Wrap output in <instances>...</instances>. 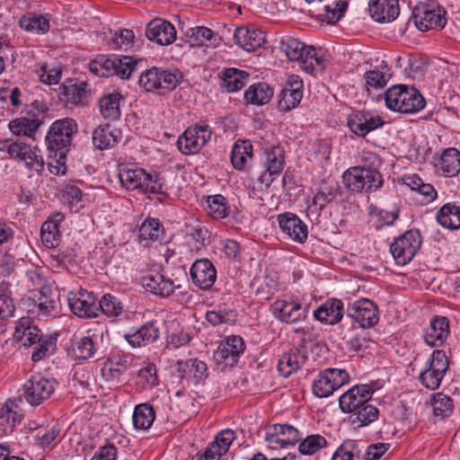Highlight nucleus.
<instances>
[{
	"label": "nucleus",
	"mask_w": 460,
	"mask_h": 460,
	"mask_svg": "<svg viewBox=\"0 0 460 460\" xmlns=\"http://www.w3.org/2000/svg\"><path fill=\"white\" fill-rule=\"evenodd\" d=\"M57 338L52 335H42L40 341L36 342L31 354V359L38 362L49 357L56 349Z\"/></svg>",
	"instance_id": "obj_57"
},
{
	"label": "nucleus",
	"mask_w": 460,
	"mask_h": 460,
	"mask_svg": "<svg viewBox=\"0 0 460 460\" xmlns=\"http://www.w3.org/2000/svg\"><path fill=\"white\" fill-rule=\"evenodd\" d=\"M349 381V376L344 369L327 368L320 372L313 383V393L319 398H325Z\"/></svg>",
	"instance_id": "obj_11"
},
{
	"label": "nucleus",
	"mask_w": 460,
	"mask_h": 460,
	"mask_svg": "<svg viewBox=\"0 0 460 460\" xmlns=\"http://www.w3.org/2000/svg\"><path fill=\"white\" fill-rule=\"evenodd\" d=\"M372 394L373 391L368 385H354L340 397V408L345 413H352L366 401H369Z\"/></svg>",
	"instance_id": "obj_24"
},
{
	"label": "nucleus",
	"mask_w": 460,
	"mask_h": 460,
	"mask_svg": "<svg viewBox=\"0 0 460 460\" xmlns=\"http://www.w3.org/2000/svg\"><path fill=\"white\" fill-rule=\"evenodd\" d=\"M249 75L245 71L237 68H226L221 76V86L228 93L237 92L247 84Z\"/></svg>",
	"instance_id": "obj_46"
},
{
	"label": "nucleus",
	"mask_w": 460,
	"mask_h": 460,
	"mask_svg": "<svg viewBox=\"0 0 460 460\" xmlns=\"http://www.w3.org/2000/svg\"><path fill=\"white\" fill-rule=\"evenodd\" d=\"M178 366L179 371L183 374L189 373L192 375L196 383L204 381L208 376L207 364L198 358H190L184 362L179 361Z\"/></svg>",
	"instance_id": "obj_50"
},
{
	"label": "nucleus",
	"mask_w": 460,
	"mask_h": 460,
	"mask_svg": "<svg viewBox=\"0 0 460 460\" xmlns=\"http://www.w3.org/2000/svg\"><path fill=\"white\" fill-rule=\"evenodd\" d=\"M306 357L299 350L283 353L279 360L278 370L285 377L296 372L305 363Z\"/></svg>",
	"instance_id": "obj_41"
},
{
	"label": "nucleus",
	"mask_w": 460,
	"mask_h": 460,
	"mask_svg": "<svg viewBox=\"0 0 460 460\" xmlns=\"http://www.w3.org/2000/svg\"><path fill=\"white\" fill-rule=\"evenodd\" d=\"M147 172L143 168L124 166L119 169V178L121 185L127 190H141L143 191L147 179Z\"/></svg>",
	"instance_id": "obj_36"
},
{
	"label": "nucleus",
	"mask_w": 460,
	"mask_h": 460,
	"mask_svg": "<svg viewBox=\"0 0 460 460\" xmlns=\"http://www.w3.org/2000/svg\"><path fill=\"white\" fill-rule=\"evenodd\" d=\"M421 244L419 230L411 229L397 237L390 245V252L398 265H406L415 256Z\"/></svg>",
	"instance_id": "obj_10"
},
{
	"label": "nucleus",
	"mask_w": 460,
	"mask_h": 460,
	"mask_svg": "<svg viewBox=\"0 0 460 460\" xmlns=\"http://www.w3.org/2000/svg\"><path fill=\"white\" fill-rule=\"evenodd\" d=\"M362 449L355 440H345L334 452L332 460H360Z\"/></svg>",
	"instance_id": "obj_52"
},
{
	"label": "nucleus",
	"mask_w": 460,
	"mask_h": 460,
	"mask_svg": "<svg viewBox=\"0 0 460 460\" xmlns=\"http://www.w3.org/2000/svg\"><path fill=\"white\" fill-rule=\"evenodd\" d=\"M87 86L84 82L78 84L75 79H67L59 86V99L66 106L78 105L86 99Z\"/></svg>",
	"instance_id": "obj_28"
},
{
	"label": "nucleus",
	"mask_w": 460,
	"mask_h": 460,
	"mask_svg": "<svg viewBox=\"0 0 460 460\" xmlns=\"http://www.w3.org/2000/svg\"><path fill=\"white\" fill-rule=\"evenodd\" d=\"M208 214L214 219H221L228 217L230 208L226 199L220 194L208 196L207 199Z\"/></svg>",
	"instance_id": "obj_53"
},
{
	"label": "nucleus",
	"mask_w": 460,
	"mask_h": 460,
	"mask_svg": "<svg viewBox=\"0 0 460 460\" xmlns=\"http://www.w3.org/2000/svg\"><path fill=\"white\" fill-rule=\"evenodd\" d=\"M182 74L175 70H168L153 66L141 73L139 85L147 92L164 94L172 91L181 81Z\"/></svg>",
	"instance_id": "obj_7"
},
{
	"label": "nucleus",
	"mask_w": 460,
	"mask_h": 460,
	"mask_svg": "<svg viewBox=\"0 0 460 460\" xmlns=\"http://www.w3.org/2000/svg\"><path fill=\"white\" fill-rule=\"evenodd\" d=\"M389 77L378 69L367 71L364 75V87L367 94L371 95L373 90L379 91L384 89L389 81Z\"/></svg>",
	"instance_id": "obj_56"
},
{
	"label": "nucleus",
	"mask_w": 460,
	"mask_h": 460,
	"mask_svg": "<svg viewBox=\"0 0 460 460\" xmlns=\"http://www.w3.org/2000/svg\"><path fill=\"white\" fill-rule=\"evenodd\" d=\"M343 304L340 299L332 298L317 307L314 312L316 320L326 324H336L343 316Z\"/></svg>",
	"instance_id": "obj_32"
},
{
	"label": "nucleus",
	"mask_w": 460,
	"mask_h": 460,
	"mask_svg": "<svg viewBox=\"0 0 460 460\" xmlns=\"http://www.w3.org/2000/svg\"><path fill=\"white\" fill-rule=\"evenodd\" d=\"M121 137V133L117 128H111V125H100L93 132V144L100 149L104 150L113 147Z\"/></svg>",
	"instance_id": "obj_37"
},
{
	"label": "nucleus",
	"mask_w": 460,
	"mask_h": 460,
	"mask_svg": "<svg viewBox=\"0 0 460 460\" xmlns=\"http://www.w3.org/2000/svg\"><path fill=\"white\" fill-rule=\"evenodd\" d=\"M346 313L348 317L358 323L364 329L374 327L379 321L377 305L367 298L349 303Z\"/></svg>",
	"instance_id": "obj_13"
},
{
	"label": "nucleus",
	"mask_w": 460,
	"mask_h": 460,
	"mask_svg": "<svg viewBox=\"0 0 460 460\" xmlns=\"http://www.w3.org/2000/svg\"><path fill=\"white\" fill-rule=\"evenodd\" d=\"M278 222L283 233L293 241L304 243L308 236L307 226L296 214L286 212L278 216Z\"/></svg>",
	"instance_id": "obj_23"
},
{
	"label": "nucleus",
	"mask_w": 460,
	"mask_h": 460,
	"mask_svg": "<svg viewBox=\"0 0 460 460\" xmlns=\"http://www.w3.org/2000/svg\"><path fill=\"white\" fill-rule=\"evenodd\" d=\"M146 36L151 41L166 46L176 40V30L170 22L156 18L146 24Z\"/></svg>",
	"instance_id": "obj_22"
},
{
	"label": "nucleus",
	"mask_w": 460,
	"mask_h": 460,
	"mask_svg": "<svg viewBox=\"0 0 460 460\" xmlns=\"http://www.w3.org/2000/svg\"><path fill=\"white\" fill-rule=\"evenodd\" d=\"M41 331L32 324L30 318H21L15 326L13 333L14 339L22 346H31L40 341L42 336Z\"/></svg>",
	"instance_id": "obj_35"
},
{
	"label": "nucleus",
	"mask_w": 460,
	"mask_h": 460,
	"mask_svg": "<svg viewBox=\"0 0 460 460\" xmlns=\"http://www.w3.org/2000/svg\"><path fill=\"white\" fill-rule=\"evenodd\" d=\"M64 220V215L60 212L51 214L42 224L40 237L42 243L48 248H55L59 244L61 233L60 223Z\"/></svg>",
	"instance_id": "obj_29"
},
{
	"label": "nucleus",
	"mask_w": 460,
	"mask_h": 460,
	"mask_svg": "<svg viewBox=\"0 0 460 460\" xmlns=\"http://www.w3.org/2000/svg\"><path fill=\"white\" fill-rule=\"evenodd\" d=\"M22 414L15 401L8 400L0 408V429L7 435L11 434L15 426L22 421Z\"/></svg>",
	"instance_id": "obj_34"
},
{
	"label": "nucleus",
	"mask_w": 460,
	"mask_h": 460,
	"mask_svg": "<svg viewBox=\"0 0 460 460\" xmlns=\"http://www.w3.org/2000/svg\"><path fill=\"white\" fill-rule=\"evenodd\" d=\"M439 168L446 177H454L460 172V151L455 147L447 148L440 155Z\"/></svg>",
	"instance_id": "obj_44"
},
{
	"label": "nucleus",
	"mask_w": 460,
	"mask_h": 460,
	"mask_svg": "<svg viewBox=\"0 0 460 460\" xmlns=\"http://www.w3.org/2000/svg\"><path fill=\"white\" fill-rule=\"evenodd\" d=\"M378 416L379 410L376 406L368 403V401H366V402L362 403L361 406L357 408V410L350 414L349 421L355 429H358L376 421Z\"/></svg>",
	"instance_id": "obj_39"
},
{
	"label": "nucleus",
	"mask_w": 460,
	"mask_h": 460,
	"mask_svg": "<svg viewBox=\"0 0 460 460\" xmlns=\"http://www.w3.org/2000/svg\"><path fill=\"white\" fill-rule=\"evenodd\" d=\"M37 300L39 315L56 317L60 312L59 292L49 286H41Z\"/></svg>",
	"instance_id": "obj_26"
},
{
	"label": "nucleus",
	"mask_w": 460,
	"mask_h": 460,
	"mask_svg": "<svg viewBox=\"0 0 460 460\" xmlns=\"http://www.w3.org/2000/svg\"><path fill=\"white\" fill-rule=\"evenodd\" d=\"M0 151L8 154L9 157L23 163L25 167L40 174L45 168V162L40 149L31 146L21 139L4 138L0 140Z\"/></svg>",
	"instance_id": "obj_4"
},
{
	"label": "nucleus",
	"mask_w": 460,
	"mask_h": 460,
	"mask_svg": "<svg viewBox=\"0 0 460 460\" xmlns=\"http://www.w3.org/2000/svg\"><path fill=\"white\" fill-rule=\"evenodd\" d=\"M160 331L155 322H148L132 333H126L125 340L133 347L140 348L158 340Z\"/></svg>",
	"instance_id": "obj_30"
},
{
	"label": "nucleus",
	"mask_w": 460,
	"mask_h": 460,
	"mask_svg": "<svg viewBox=\"0 0 460 460\" xmlns=\"http://www.w3.org/2000/svg\"><path fill=\"white\" fill-rule=\"evenodd\" d=\"M140 282L146 291L160 297L170 296L180 287L176 286L172 279L152 270L141 278Z\"/></svg>",
	"instance_id": "obj_17"
},
{
	"label": "nucleus",
	"mask_w": 460,
	"mask_h": 460,
	"mask_svg": "<svg viewBox=\"0 0 460 460\" xmlns=\"http://www.w3.org/2000/svg\"><path fill=\"white\" fill-rule=\"evenodd\" d=\"M450 332L449 320L446 316H434L424 333V341L429 347H440Z\"/></svg>",
	"instance_id": "obj_25"
},
{
	"label": "nucleus",
	"mask_w": 460,
	"mask_h": 460,
	"mask_svg": "<svg viewBox=\"0 0 460 460\" xmlns=\"http://www.w3.org/2000/svg\"><path fill=\"white\" fill-rule=\"evenodd\" d=\"M213 358L221 370L233 367L237 364L239 359L236 356H234L233 350H229V349L223 344L217 347V349L214 352Z\"/></svg>",
	"instance_id": "obj_62"
},
{
	"label": "nucleus",
	"mask_w": 460,
	"mask_h": 460,
	"mask_svg": "<svg viewBox=\"0 0 460 460\" xmlns=\"http://www.w3.org/2000/svg\"><path fill=\"white\" fill-rule=\"evenodd\" d=\"M192 283L201 290H208L217 279V270L208 259H199L193 262L190 270Z\"/></svg>",
	"instance_id": "obj_19"
},
{
	"label": "nucleus",
	"mask_w": 460,
	"mask_h": 460,
	"mask_svg": "<svg viewBox=\"0 0 460 460\" xmlns=\"http://www.w3.org/2000/svg\"><path fill=\"white\" fill-rule=\"evenodd\" d=\"M124 101L119 93H111L103 95L99 100V109L102 116L106 120L116 121L120 118V103Z\"/></svg>",
	"instance_id": "obj_38"
},
{
	"label": "nucleus",
	"mask_w": 460,
	"mask_h": 460,
	"mask_svg": "<svg viewBox=\"0 0 460 460\" xmlns=\"http://www.w3.org/2000/svg\"><path fill=\"white\" fill-rule=\"evenodd\" d=\"M299 439L298 430L289 424H274L266 429L265 440L273 449L294 446Z\"/></svg>",
	"instance_id": "obj_16"
},
{
	"label": "nucleus",
	"mask_w": 460,
	"mask_h": 460,
	"mask_svg": "<svg viewBox=\"0 0 460 460\" xmlns=\"http://www.w3.org/2000/svg\"><path fill=\"white\" fill-rule=\"evenodd\" d=\"M95 352V344L89 336H76L72 339V353L77 359H88Z\"/></svg>",
	"instance_id": "obj_49"
},
{
	"label": "nucleus",
	"mask_w": 460,
	"mask_h": 460,
	"mask_svg": "<svg viewBox=\"0 0 460 460\" xmlns=\"http://www.w3.org/2000/svg\"><path fill=\"white\" fill-rule=\"evenodd\" d=\"M77 133V124L72 118L55 120L45 137L49 157L55 159L59 166H64L70 150L74 136Z\"/></svg>",
	"instance_id": "obj_1"
},
{
	"label": "nucleus",
	"mask_w": 460,
	"mask_h": 460,
	"mask_svg": "<svg viewBox=\"0 0 460 460\" xmlns=\"http://www.w3.org/2000/svg\"><path fill=\"white\" fill-rule=\"evenodd\" d=\"M436 218L438 224L447 229L460 228V206L455 202L443 205L437 212Z\"/></svg>",
	"instance_id": "obj_40"
},
{
	"label": "nucleus",
	"mask_w": 460,
	"mask_h": 460,
	"mask_svg": "<svg viewBox=\"0 0 460 460\" xmlns=\"http://www.w3.org/2000/svg\"><path fill=\"white\" fill-rule=\"evenodd\" d=\"M21 28L27 31L45 33L49 30V19L44 15L28 13L19 20Z\"/></svg>",
	"instance_id": "obj_48"
},
{
	"label": "nucleus",
	"mask_w": 460,
	"mask_h": 460,
	"mask_svg": "<svg viewBox=\"0 0 460 460\" xmlns=\"http://www.w3.org/2000/svg\"><path fill=\"white\" fill-rule=\"evenodd\" d=\"M327 446L324 437L315 434L306 437L299 445L298 450L301 455L311 456Z\"/></svg>",
	"instance_id": "obj_61"
},
{
	"label": "nucleus",
	"mask_w": 460,
	"mask_h": 460,
	"mask_svg": "<svg viewBox=\"0 0 460 460\" xmlns=\"http://www.w3.org/2000/svg\"><path fill=\"white\" fill-rule=\"evenodd\" d=\"M386 107L400 113H415L422 110L426 101L420 92L406 84H395L385 93Z\"/></svg>",
	"instance_id": "obj_3"
},
{
	"label": "nucleus",
	"mask_w": 460,
	"mask_h": 460,
	"mask_svg": "<svg viewBox=\"0 0 460 460\" xmlns=\"http://www.w3.org/2000/svg\"><path fill=\"white\" fill-rule=\"evenodd\" d=\"M67 303L71 311L79 317L93 318L97 316L98 305L95 297L86 291L69 292Z\"/></svg>",
	"instance_id": "obj_20"
},
{
	"label": "nucleus",
	"mask_w": 460,
	"mask_h": 460,
	"mask_svg": "<svg viewBox=\"0 0 460 460\" xmlns=\"http://www.w3.org/2000/svg\"><path fill=\"white\" fill-rule=\"evenodd\" d=\"M368 9L376 22H389L400 13L399 0H370Z\"/></svg>",
	"instance_id": "obj_27"
},
{
	"label": "nucleus",
	"mask_w": 460,
	"mask_h": 460,
	"mask_svg": "<svg viewBox=\"0 0 460 460\" xmlns=\"http://www.w3.org/2000/svg\"><path fill=\"white\" fill-rule=\"evenodd\" d=\"M266 162L265 166L267 172H270L271 175H279L283 170L285 164L284 152L279 147H272L265 152Z\"/></svg>",
	"instance_id": "obj_59"
},
{
	"label": "nucleus",
	"mask_w": 460,
	"mask_h": 460,
	"mask_svg": "<svg viewBox=\"0 0 460 460\" xmlns=\"http://www.w3.org/2000/svg\"><path fill=\"white\" fill-rule=\"evenodd\" d=\"M272 311L280 322L294 323L307 317L308 308L297 301L277 300L272 305Z\"/></svg>",
	"instance_id": "obj_21"
},
{
	"label": "nucleus",
	"mask_w": 460,
	"mask_h": 460,
	"mask_svg": "<svg viewBox=\"0 0 460 460\" xmlns=\"http://www.w3.org/2000/svg\"><path fill=\"white\" fill-rule=\"evenodd\" d=\"M343 201V192L338 184L322 186L313 199V204L323 210L327 204Z\"/></svg>",
	"instance_id": "obj_43"
},
{
	"label": "nucleus",
	"mask_w": 460,
	"mask_h": 460,
	"mask_svg": "<svg viewBox=\"0 0 460 460\" xmlns=\"http://www.w3.org/2000/svg\"><path fill=\"white\" fill-rule=\"evenodd\" d=\"M134 32L131 30L123 29L116 31L111 39V45L113 49H125L131 47L134 40Z\"/></svg>",
	"instance_id": "obj_64"
},
{
	"label": "nucleus",
	"mask_w": 460,
	"mask_h": 460,
	"mask_svg": "<svg viewBox=\"0 0 460 460\" xmlns=\"http://www.w3.org/2000/svg\"><path fill=\"white\" fill-rule=\"evenodd\" d=\"M252 145L249 140H237L231 152V164L235 170L243 171L248 159H252Z\"/></svg>",
	"instance_id": "obj_42"
},
{
	"label": "nucleus",
	"mask_w": 460,
	"mask_h": 460,
	"mask_svg": "<svg viewBox=\"0 0 460 460\" xmlns=\"http://www.w3.org/2000/svg\"><path fill=\"white\" fill-rule=\"evenodd\" d=\"M384 124L382 117L370 111H353L347 119L349 128L358 137H365Z\"/></svg>",
	"instance_id": "obj_14"
},
{
	"label": "nucleus",
	"mask_w": 460,
	"mask_h": 460,
	"mask_svg": "<svg viewBox=\"0 0 460 460\" xmlns=\"http://www.w3.org/2000/svg\"><path fill=\"white\" fill-rule=\"evenodd\" d=\"M55 379L31 376L23 385V397L31 406H39L49 399L56 389Z\"/></svg>",
	"instance_id": "obj_12"
},
{
	"label": "nucleus",
	"mask_w": 460,
	"mask_h": 460,
	"mask_svg": "<svg viewBox=\"0 0 460 460\" xmlns=\"http://www.w3.org/2000/svg\"><path fill=\"white\" fill-rule=\"evenodd\" d=\"M97 305L98 311H102L104 314L110 317L117 316L121 313L120 302L110 294L104 295L97 303Z\"/></svg>",
	"instance_id": "obj_63"
},
{
	"label": "nucleus",
	"mask_w": 460,
	"mask_h": 460,
	"mask_svg": "<svg viewBox=\"0 0 460 460\" xmlns=\"http://www.w3.org/2000/svg\"><path fill=\"white\" fill-rule=\"evenodd\" d=\"M132 419L136 429L146 430L155 419V410L149 403L138 404L134 409Z\"/></svg>",
	"instance_id": "obj_47"
},
{
	"label": "nucleus",
	"mask_w": 460,
	"mask_h": 460,
	"mask_svg": "<svg viewBox=\"0 0 460 460\" xmlns=\"http://www.w3.org/2000/svg\"><path fill=\"white\" fill-rule=\"evenodd\" d=\"M211 136L212 129L209 125L201 121L184 130L177 140V146L183 155H195L206 146Z\"/></svg>",
	"instance_id": "obj_9"
},
{
	"label": "nucleus",
	"mask_w": 460,
	"mask_h": 460,
	"mask_svg": "<svg viewBox=\"0 0 460 460\" xmlns=\"http://www.w3.org/2000/svg\"><path fill=\"white\" fill-rule=\"evenodd\" d=\"M347 7L348 3L346 1H334L332 4H325L318 15L322 21L327 23H335L343 16Z\"/></svg>",
	"instance_id": "obj_54"
},
{
	"label": "nucleus",
	"mask_w": 460,
	"mask_h": 460,
	"mask_svg": "<svg viewBox=\"0 0 460 460\" xmlns=\"http://www.w3.org/2000/svg\"><path fill=\"white\" fill-rule=\"evenodd\" d=\"M234 438L235 434L234 430L229 429H224L216 436L215 441L210 443L208 448H211L213 454H217V457L219 459L221 456L228 451Z\"/></svg>",
	"instance_id": "obj_58"
},
{
	"label": "nucleus",
	"mask_w": 460,
	"mask_h": 460,
	"mask_svg": "<svg viewBox=\"0 0 460 460\" xmlns=\"http://www.w3.org/2000/svg\"><path fill=\"white\" fill-rule=\"evenodd\" d=\"M342 182L351 193L374 192L384 183L383 175L370 166H354L343 172Z\"/></svg>",
	"instance_id": "obj_5"
},
{
	"label": "nucleus",
	"mask_w": 460,
	"mask_h": 460,
	"mask_svg": "<svg viewBox=\"0 0 460 460\" xmlns=\"http://www.w3.org/2000/svg\"><path fill=\"white\" fill-rule=\"evenodd\" d=\"M273 95V89L266 83H257L250 85L244 93L247 103L263 105L268 103Z\"/></svg>",
	"instance_id": "obj_45"
},
{
	"label": "nucleus",
	"mask_w": 460,
	"mask_h": 460,
	"mask_svg": "<svg viewBox=\"0 0 460 460\" xmlns=\"http://www.w3.org/2000/svg\"><path fill=\"white\" fill-rule=\"evenodd\" d=\"M445 13L446 12L443 11L442 13L440 9H429L427 4H420L413 8L411 20L421 31L436 28L442 29L447 23Z\"/></svg>",
	"instance_id": "obj_15"
},
{
	"label": "nucleus",
	"mask_w": 460,
	"mask_h": 460,
	"mask_svg": "<svg viewBox=\"0 0 460 460\" xmlns=\"http://www.w3.org/2000/svg\"><path fill=\"white\" fill-rule=\"evenodd\" d=\"M234 39L235 44L248 52L261 48L264 43V34L261 31L249 30L245 26L237 27Z\"/></svg>",
	"instance_id": "obj_31"
},
{
	"label": "nucleus",
	"mask_w": 460,
	"mask_h": 460,
	"mask_svg": "<svg viewBox=\"0 0 460 460\" xmlns=\"http://www.w3.org/2000/svg\"><path fill=\"white\" fill-rule=\"evenodd\" d=\"M449 367V359L442 349H435L426 362L425 368L419 376L420 383L429 390H436Z\"/></svg>",
	"instance_id": "obj_8"
},
{
	"label": "nucleus",
	"mask_w": 460,
	"mask_h": 460,
	"mask_svg": "<svg viewBox=\"0 0 460 460\" xmlns=\"http://www.w3.org/2000/svg\"><path fill=\"white\" fill-rule=\"evenodd\" d=\"M137 61L129 56H99L89 63L90 71L99 76L118 75L128 79L137 71Z\"/></svg>",
	"instance_id": "obj_6"
},
{
	"label": "nucleus",
	"mask_w": 460,
	"mask_h": 460,
	"mask_svg": "<svg viewBox=\"0 0 460 460\" xmlns=\"http://www.w3.org/2000/svg\"><path fill=\"white\" fill-rule=\"evenodd\" d=\"M431 404L434 414L441 417L442 419L449 416L454 409V403L451 397L442 393L434 394Z\"/></svg>",
	"instance_id": "obj_60"
},
{
	"label": "nucleus",
	"mask_w": 460,
	"mask_h": 460,
	"mask_svg": "<svg viewBox=\"0 0 460 460\" xmlns=\"http://www.w3.org/2000/svg\"><path fill=\"white\" fill-rule=\"evenodd\" d=\"M147 179L143 189L144 193H153L163 196L164 198L168 197L166 181L161 172H147Z\"/></svg>",
	"instance_id": "obj_55"
},
{
	"label": "nucleus",
	"mask_w": 460,
	"mask_h": 460,
	"mask_svg": "<svg viewBox=\"0 0 460 460\" xmlns=\"http://www.w3.org/2000/svg\"><path fill=\"white\" fill-rule=\"evenodd\" d=\"M279 48L289 61L298 62L301 69L308 74L322 72L325 67L326 60L320 55L321 50L305 45L298 39L284 37L279 41Z\"/></svg>",
	"instance_id": "obj_2"
},
{
	"label": "nucleus",
	"mask_w": 460,
	"mask_h": 460,
	"mask_svg": "<svg viewBox=\"0 0 460 460\" xmlns=\"http://www.w3.org/2000/svg\"><path fill=\"white\" fill-rule=\"evenodd\" d=\"M302 97L303 81L298 75H291L279 93L278 108L281 111H289L299 104Z\"/></svg>",
	"instance_id": "obj_18"
},
{
	"label": "nucleus",
	"mask_w": 460,
	"mask_h": 460,
	"mask_svg": "<svg viewBox=\"0 0 460 460\" xmlns=\"http://www.w3.org/2000/svg\"><path fill=\"white\" fill-rule=\"evenodd\" d=\"M43 123L44 121L41 119L24 114L20 118L12 119L8 124V128L14 136H23L35 140L36 132Z\"/></svg>",
	"instance_id": "obj_33"
},
{
	"label": "nucleus",
	"mask_w": 460,
	"mask_h": 460,
	"mask_svg": "<svg viewBox=\"0 0 460 460\" xmlns=\"http://www.w3.org/2000/svg\"><path fill=\"white\" fill-rule=\"evenodd\" d=\"M163 234V225L156 218H146L138 229L140 241H158Z\"/></svg>",
	"instance_id": "obj_51"
}]
</instances>
